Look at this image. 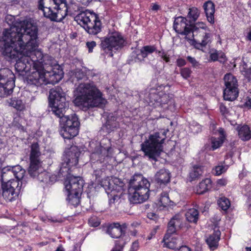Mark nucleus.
Returning <instances> with one entry per match:
<instances>
[{
  "label": "nucleus",
  "mask_w": 251,
  "mask_h": 251,
  "mask_svg": "<svg viewBox=\"0 0 251 251\" xmlns=\"http://www.w3.org/2000/svg\"><path fill=\"white\" fill-rule=\"evenodd\" d=\"M5 20L10 28L2 31L0 50L7 57L18 58L15 68L19 75L24 76L32 71L26 78L27 83L37 87L58 82L63 77V71L59 66L45 70V59L48 56L37 50V26L25 21H16L15 17H6Z\"/></svg>",
  "instance_id": "1"
},
{
  "label": "nucleus",
  "mask_w": 251,
  "mask_h": 251,
  "mask_svg": "<svg viewBox=\"0 0 251 251\" xmlns=\"http://www.w3.org/2000/svg\"><path fill=\"white\" fill-rule=\"evenodd\" d=\"M50 105L53 113L60 118V134L64 138L70 139L78 133L79 122L75 114L64 116L68 108L65 94L60 87L50 89L49 95Z\"/></svg>",
  "instance_id": "2"
},
{
  "label": "nucleus",
  "mask_w": 251,
  "mask_h": 251,
  "mask_svg": "<svg viewBox=\"0 0 251 251\" xmlns=\"http://www.w3.org/2000/svg\"><path fill=\"white\" fill-rule=\"evenodd\" d=\"M76 98L74 102L84 110L90 107H103L106 100L93 82L80 83L76 87Z\"/></svg>",
  "instance_id": "3"
},
{
  "label": "nucleus",
  "mask_w": 251,
  "mask_h": 251,
  "mask_svg": "<svg viewBox=\"0 0 251 251\" xmlns=\"http://www.w3.org/2000/svg\"><path fill=\"white\" fill-rule=\"evenodd\" d=\"M168 130L155 132L150 135L148 139L141 144V150L149 160L156 161L163 151V144Z\"/></svg>",
  "instance_id": "4"
},
{
  "label": "nucleus",
  "mask_w": 251,
  "mask_h": 251,
  "mask_svg": "<svg viewBox=\"0 0 251 251\" xmlns=\"http://www.w3.org/2000/svg\"><path fill=\"white\" fill-rule=\"evenodd\" d=\"M150 183L141 174H135L129 183V191L132 193L129 200L133 203H141L149 199Z\"/></svg>",
  "instance_id": "5"
},
{
  "label": "nucleus",
  "mask_w": 251,
  "mask_h": 251,
  "mask_svg": "<svg viewBox=\"0 0 251 251\" xmlns=\"http://www.w3.org/2000/svg\"><path fill=\"white\" fill-rule=\"evenodd\" d=\"M39 9L44 16H67L68 7L65 0H40Z\"/></svg>",
  "instance_id": "6"
},
{
  "label": "nucleus",
  "mask_w": 251,
  "mask_h": 251,
  "mask_svg": "<svg viewBox=\"0 0 251 251\" xmlns=\"http://www.w3.org/2000/svg\"><path fill=\"white\" fill-rule=\"evenodd\" d=\"M148 98L149 104L154 107H161L171 111L175 109V103L172 94L151 89L149 94Z\"/></svg>",
  "instance_id": "7"
},
{
  "label": "nucleus",
  "mask_w": 251,
  "mask_h": 251,
  "mask_svg": "<svg viewBox=\"0 0 251 251\" xmlns=\"http://www.w3.org/2000/svg\"><path fill=\"white\" fill-rule=\"evenodd\" d=\"M80 152L76 146H72L65 152L63 156V162L61 164L59 173L70 175L78 163Z\"/></svg>",
  "instance_id": "8"
},
{
  "label": "nucleus",
  "mask_w": 251,
  "mask_h": 251,
  "mask_svg": "<svg viewBox=\"0 0 251 251\" xmlns=\"http://www.w3.org/2000/svg\"><path fill=\"white\" fill-rule=\"evenodd\" d=\"M125 43L122 35L117 31H114L101 40V48L105 52L111 51L113 49L118 50L123 46Z\"/></svg>",
  "instance_id": "9"
},
{
  "label": "nucleus",
  "mask_w": 251,
  "mask_h": 251,
  "mask_svg": "<svg viewBox=\"0 0 251 251\" xmlns=\"http://www.w3.org/2000/svg\"><path fill=\"white\" fill-rule=\"evenodd\" d=\"M102 186L105 189L106 193L112 198L109 199V204L115 203V201H117L120 197L115 194V192L122 190V182L117 177H107L106 179L103 180L101 182Z\"/></svg>",
  "instance_id": "10"
},
{
  "label": "nucleus",
  "mask_w": 251,
  "mask_h": 251,
  "mask_svg": "<svg viewBox=\"0 0 251 251\" xmlns=\"http://www.w3.org/2000/svg\"><path fill=\"white\" fill-rule=\"evenodd\" d=\"M198 17H176L174 23V28L178 33L186 35V38L191 40L188 37L191 33L190 28L197 19Z\"/></svg>",
  "instance_id": "11"
},
{
  "label": "nucleus",
  "mask_w": 251,
  "mask_h": 251,
  "mask_svg": "<svg viewBox=\"0 0 251 251\" xmlns=\"http://www.w3.org/2000/svg\"><path fill=\"white\" fill-rule=\"evenodd\" d=\"M62 176H67L64 185L67 193L82 194L84 182L81 178L71 174H63Z\"/></svg>",
  "instance_id": "12"
},
{
  "label": "nucleus",
  "mask_w": 251,
  "mask_h": 251,
  "mask_svg": "<svg viewBox=\"0 0 251 251\" xmlns=\"http://www.w3.org/2000/svg\"><path fill=\"white\" fill-rule=\"evenodd\" d=\"M25 172V170L20 165L13 166L11 169H8L5 172L3 171L1 176V184L9 181H19L23 179Z\"/></svg>",
  "instance_id": "13"
},
{
  "label": "nucleus",
  "mask_w": 251,
  "mask_h": 251,
  "mask_svg": "<svg viewBox=\"0 0 251 251\" xmlns=\"http://www.w3.org/2000/svg\"><path fill=\"white\" fill-rule=\"evenodd\" d=\"M19 185L18 181L2 183V195L6 201L10 202L16 200L19 193Z\"/></svg>",
  "instance_id": "14"
},
{
  "label": "nucleus",
  "mask_w": 251,
  "mask_h": 251,
  "mask_svg": "<svg viewBox=\"0 0 251 251\" xmlns=\"http://www.w3.org/2000/svg\"><path fill=\"white\" fill-rule=\"evenodd\" d=\"M195 48L202 50L211 42L212 34L209 29H201L198 33L192 35Z\"/></svg>",
  "instance_id": "15"
},
{
  "label": "nucleus",
  "mask_w": 251,
  "mask_h": 251,
  "mask_svg": "<svg viewBox=\"0 0 251 251\" xmlns=\"http://www.w3.org/2000/svg\"><path fill=\"white\" fill-rule=\"evenodd\" d=\"M91 17L94 18V24L91 22L89 17H74L75 21L80 20V22H82L84 25L87 26L88 29V32L90 34H96L100 32L101 30V22L99 19V17Z\"/></svg>",
  "instance_id": "16"
},
{
  "label": "nucleus",
  "mask_w": 251,
  "mask_h": 251,
  "mask_svg": "<svg viewBox=\"0 0 251 251\" xmlns=\"http://www.w3.org/2000/svg\"><path fill=\"white\" fill-rule=\"evenodd\" d=\"M110 147L104 148L101 146H97L95 151L90 155V160L93 164L95 163H101L109 157Z\"/></svg>",
  "instance_id": "17"
},
{
  "label": "nucleus",
  "mask_w": 251,
  "mask_h": 251,
  "mask_svg": "<svg viewBox=\"0 0 251 251\" xmlns=\"http://www.w3.org/2000/svg\"><path fill=\"white\" fill-rule=\"evenodd\" d=\"M156 50L154 46H145L141 49H136L131 54L132 60L134 62H141L148 55L153 53Z\"/></svg>",
  "instance_id": "18"
},
{
  "label": "nucleus",
  "mask_w": 251,
  "mask_h": 251,
  "mask_svg": "<svg viewBox=\"0 0 251 251\" xmlns=\"http://www.w3.org/2000/svg\"><path fill=\"white\" fill-rule=\"evenodd\" d=\"M170 173L165 169H161L154 175L155 182L160 186L166 185L170 182Z\"/></svg>",
  "instance_id": "19"
},
{
  "label": "nucleus",
  "mask_w": 251,
  "mask_h": 251,
  "mask_svg": "<svg viewBox=\"0 0 251 251\" xmlns=\"http://www.w3.org/2000/svg\"><path fill=\"white\" fill-rule=\"evenodd\" d=\"M15 75L8 68H4L0 69V82L7 84L10 82L15 84Z\"/></svg>",
  "instance_id": "20"
},
{
  "label": "nucleus",
  "mask_w": 251,
  "mask_h": 251,
  "mask_svg": "<svg viewBox=\"0 0 251 251\" xmlns=\"http://www.w3.org/2000/svg\"><path fill=\"white\" fill-rule=\"evenodd\" d=\"M220 236L221 231L220 230H214L213 233L206 239V243L211 250H214L217 249Z\"/></svg>",
  "instance_id": "21"
},
{
  "label": "nucleus",
  "mask_w": 251,
  "mask_h": 251,
  "mask_svg": "<svg viewBox=\"0 0 251 251\" xmlns=\"http://www.w3.org/2000/svg\"><path fill=\"white\" fill-rule=\"evenodd\" d=\"M164 245L171 249L177 250L182 245V240L178 236H171L169 239L163 238Z\"/></svg>",
  "instance_id": "22"
},
{
  "label": "nucleus",
  "mask_w": 251,
  "mask_h": 251,
  "mask_svg": "<svg viewBox=\"0 0 251 251\" xmlns=\"http://www.w3.org/2000/svg\"><path fill=\"white\" fill-rule=\"evenodd\" d=\"M43 171L42 165V161H30V165L28 168V173L32 177H36L41 171Z\"/></svg>",
  "instance_id": "23"
},
{
  "label": "nucleus",
  "mask_w": 251,
  "mask_h": 251,
  "mask_svg": "<svg viewBox=\"0 0 251 251\" xmlns=\"http://www.w3.org/2000/svg\"><path fill=\"white\" fill-rule=\"evenodd\" d=\"M239 137L243 141H248L251 138V131L248 125L238 126L236 128Z\"/></svg>",
  "instance_id": "24"
},
{
  "label": "nucleus",
  "mask_w": 251,
  "mask_h": 251,
  "mask_svg": "<svg viewBox=\"0 0 251 251\" xmlns=\"http://www.w3.org/2000/svg\"><path fill=\"white\" fill-rule=\"evenodd\" d=\"M204 173V167L202 166L194 165L192 168L189 174V180L199 179Z\"/></svg>",
  "instance_id": "25"
},
{
  "label": "nucleus",
  "mask_w": 251,
  "mask_h": 251,
  "mask_svg": "<svg viewBox=\"0 0 251 251\" xmlns=\"http://www.w3.org/2000/svg\"><path fill=\"white\" fill-rule=\"evenodd\" d=\"M119 126V123L116 121V118L115 117H108L107 121L105 125L103 126L102 129L106 130L108 133L117 129Z\"/></svg>",
  "instance_id": "26"
},
{
  "label": "nucleus",
  "mask_w": 251,
  "mask_h": 251,
  "mask_svg": "<svg viewBox=\"0 0 251 251\" xmlns=\"http://www.w3.org/2000/svg\"><path fill=\"white\" fill-rule=\"evenodd\" d=\"M14 87L13 82H10L7 84L0 82V97L5 98L11 94Z\"/></svg>",
  "instance_id": "27"
},
{
  "label": "nucleus",
  "mask_w": 251,
  "mask_h": 251,
  "mask_svg": "<svg viewBox=\"0 0 251 251\" xmlns=\"http://www.w3.org/2000/svg\"><path fill=\"white\" fill-rule=\"evenodd\" d=\"M106 233L113 238H118L123 234L118 223H113L108 226Z\"/></svg>",
  "instance_id": "28"
},
{
  "label": "nucleus",
  "mask_w": 251,
  "mask_h": 251,
  "mask_svg": "<svg viewBox=\"0 0 251 251\" xmlns=\"http://www.w3.org/2000/svg\"><path fill=\"white\" fill-rule=\"evenodd\" d=\"M238 89L225 88L224 90L223 97L226 100L233 101L238 97Z\"/></svg>",
  "instance_id": "29"
},
{
  "label": "nucleus",
  "mask_w": 251,
  "mask_h": 251,
  "mask_svg": "<svg viewBox=\"0 0 251 251\" xmlns=\"http://www.w3.org/2000/svg\"><path fill=\"white\" fill-rule=\"evenodd\" d=\"M226 88L238 89L237 78L231 74H226L224 78Z\"/></svg>",
  "instance_id": "30"
},
{
  "label": "nucleus",
  "mask_w": 251,
  "mask_h": 251,
  "mask_svg": "<svg viewBox=\"0 0 251 251\" xmlns=\"http://www.w3.org/2000/svg\"><path fill=\"white\" fill-rule=\"evenodd\" d=\"M41 155L38 143H33L31 146V151L29 156L30 161H41L40 156Z\"/></svg>",
  "instance_id": "31"
},
{
  "label": "nucleus",
  "mask_w": 251,
  "mask_h": 251,
  "mask_svg": "<svg viewBox=\"0 0 251 251\" xmlns=\"http://www.w3.org/2000/svg\"><path fill=\"white\" fill-rule=\"evenodd\" d=\"M240 70L247 77L251 76V61L246 57H243L242 64L240 65Z\"/></svg>",
  "instance_id": "32"
},
{
  "label": "nucleus",
  "mask_w": 251,
  "mask_h": 251,
  "mask_svg": "<svg viewBox=\"0 0 251 251\" xmlns=\"http://www.w3.org/2000/svg\"><path fill=\"white\" fill-rule=\"evenodd\" d=\"M185 217L189 222L196 223L199 217V211L196 208L189 209L185 213Z\"/></svg>",
  "instance_id": "33"
},
{
  "label": "nucleus",
  "mask_w": 251,
  "mask_h": 251,
  "mask_svg": "<svg viewBox=\"0 0 251 251\" xmlns=\"http://www.w3.org/2000/svg\"><path fill=\"white\" fill-rule=\"evenodd\" d=\"M211 186V180L206 178L202 180L196 187V192L198 194H202L206 192Z\"/></svg>",
  "instance_id": "34"
},
{
  "label": "nucleus",
  "mask_w": 251,
  "mask_h": 251,
  "mask_svg": "<svg viewBox=\"0 0 251 251\" xmlns=\"http://www.w3.org/2000/svg\"><path fill=\"white\" fill-rule=\"evenodd\" d=\"M81 195V194L67 193V200L71 205L76 206L80 203Z\"/></svg>",
  "instance_id": "35"
},
{
  "label": "nucleus",
  "mask_w": 251,
  "mask_h": 251,
  "mask_svg": "<svg viewBox=\"0 0 251 251\" xmlns=\"http://www.w3.org/2000/svg\"><path fill=\"white\" fill-rule=\"evenodd\" d=\"M118 238L115 241V247L116 249L122 250L126 243L129 241V237L125 234H123Z\"/></svg>",
  "instance_id": "36"
},
{
  "label": "nucleus",
  "mask_w": 251,
  "mask_h": 251,
  "mask_svg": "<svg viewBox=\"0 0 251 251\" xmlns=\"http://www.w3.org/2000/svg\"><path fill=\"white\" fill-rule=\"evenodd\" d=\"M228 166L225 165L224 163L220 162L212 170L213 174L217 176L225 173L228 169Z\"/></svg>",
  "instance_id": "37"
},
{
  "label": "nucleus",
  "mask_w": 251,
  "mask_h": 251,
  "mask_svg": "<svg viewBox=\"0 0 251 251\" xmlns=\"http://www.w3.org/2000/svg\"><path fill=\"white\" fill-rule=\"evenodd\" d=\"M206 16H213L215 13V4L210 1L205 2L203 5Z\"/></svg>",
  "instance_id": "38"
},
{
  "label": "nucleus",
  "mask_w": 251,
  "mask_h": 251,
  "mask_svg": "<svg viewBox=\"0 0 251 251\" xmlns=\"http://www.w3.org/2000/svg\"><path fill=\"white\" fill-rule=\"evenodd\" d=\"M169 222L170 225L179 229L182 226L183 218L181 215L176 214L171 218Z\"/></svg>",
  "instance_id": "39"
},
{
  "label": "nucleus",
  "mask_w": 251,
  "mask_h": 251,
  "mask_svg": "<svg viewBox=\"0 0 251 251\" xmlns=\"http://www.w3.org/2000/svg\"><path fill=\"white\" fill-rule=\"evenodd\" d=\"M171 202L168 193L163 192L161 193L159 200L158 204L160 206L166 207L168 205H171L170 203Z\"/></svg>",
  "instance_id": "40"
},
{
  "label": "nucleus",
  "mask_w": 251,
  "mask_h": 251,
  "mask_svg": "<svg viewBox=\"0 0 251 251\" xmlns=\"http://www.w3.org/2000/svg\"><path fill=\"white\" fill-rule=\"evenodd\" d=\"M224 141L223 136H220L218 138H211V143L212 150H215L220 147L223 144Z\"/></svg>",
  "instance_id": "41"
},
{
  "label": "nucleus",
  "mask_w": 251,
  "mask_h": 251,
  "mask_svg": "<svg viewBox=\"0 0 251 251\" xmlns=\"http://www.w3.org/2000/svg\"><path fill=\"white\" fill-rule=\"evenodd\" d=\"M218 204L219 207L225 211L228 209L230 206V202L229 200L225 197H221L218 200Z\"/></svg>",
  "instance_id": "42"
},
{
  "label": "nucleus",
  "mask_w": 251,
  "mask_h": 251,
  "mask_svg": "<svg viewBox=\"0 0 251 251\" xmlns=\"http://www.w3.org/2000/svg\"><path fill=\"white\" fill-rule=\"evenodd\" d=\"M190 28L192 29L191 33H192V35L194 34V33H198L201 29H209L205 24L202 22L197 23L196 24L195 22H194V24Z\"/></svg>",
  "instance_id": "43"
},
{
  "label": "nucleus",
  "mask_w": 251,
  "mask_h": 251,
  "mask_svg": "<svg viewBox=\"0 0 251 251\" xmlns=\"http://www.w3.org/2000/svg\"><path fill=\"white\" fill-rule=\"evenodd\" d=\"M8 103L10 105L17 110H21L24 108V105L23 101L16 98L10 99L9 101H8Z\"/></svg>",
  "instance_id": "44"
},
{
  "label": "nucleus",
  "mask_w": 251,
  "mask_h": 251,
  "mask_svg": "<svg viewBox=\"0 0 251 251\" xmlns=\"http://www.w3.org/2000/svg\"><path fill=\"white\" fill-rule=\"evenodd\" d=\"M177 228L175 226L173 225H170V223L169 222L168 224V229L167 231V233L164 236V239H169V238L172 236V235L175 233L176 231L177 230Z\"/></svg>",
  "instance_id": "45"
},
{
  "label": "nucleus",
  "mask_w": 251,
  "mask_h": 251,
  "mask_svg": "<svg viewBox=\"0 0 251 251\" xmlns=\"http://www.w3.org/2000/svg\"><path fill=\"white\" fill-rule=\"evenodd\" d=\"M36 177H37V179L41 182H47V180L49 178V176L43 169V171H41L39 175H38Z\"/></svg>",
  "instance_id": "46"
},
{
  "label": "nucleus",
  "mask_w": 251,
  "mask_h": 251,
  "mask_svg": "<svg viewBox=\"0 0 251 251\" xmlns=\"http://www.w3.org/2000/svg\"><path fill=\"white\" fill-rule=\"evenodd\" d=\"M88 223L90 226L97 227L100 224L99 219L96 216H92L88 220Z\"/></svg>",
  "instance_id": "47"
},
{
  "label": "nucleus",
  "mask_w": 251,
  "mask_h": 251,
  "mask_svg": "<svg viewBox=\"0 0 251 251\" xmlns=\"http://www.w3.org/2000/svg\"><path fill=\"white\" fill-rule=\"evenodd\" d=\"M192 73L190 69L188 68H184L181 69L180 74L181 76L185 79H187L190 76Z\"/></svg>",
  "instance_id": "48"
},
{
  "label": "nucleus",
  "mask_w": 251,
  "mask_h": 251,
  "mask_svg": "<svg viewBox=\"0 0 251 251\" xmlns=\"http://www.w3.org/2000/svg\"><path fill=\"white\" fill-rule=\"evenodd\" d=\"M75 77L77 79V80L82 79L85 80L87 79V77L83 73V72L81 70H78L75 72Z\"/></svg>",
  "instance_id": "49"
},
{
  "label": "nucleus",
  "mask_w": 251,
  "mask_h": 251,
  "mask_svg": "<svg viewBox=\"0 0 251 251\" xmlns=\"http://www.w3.org/2000/svg\"><path fill=\"white\" fill-rule=\"evenodd\" d=\"M187 59L188 61L192 64V66L193 67H199L200 66V63L198 61L196 60V59L191 56H188L187 57Z\"/></svg>",
  "instance_id": "50"
},
{
  "label": "nucleus",
  "mask_w": 251,
  "mask_h": 251,
  "mask_svg": "<svg viewBox=\"0 0 251 251\" xmlns=\"http://www.w3.org/2000/svg\"><path fill=\"white\" fill-rule=\"evenodd\" d=\"M84 15L85 16H86L87 15H94V16H97L94 12L93 11L88 10V9H82L80 11L79 13L77 14L76 16H80L81 15Z\"/></svg>",
  "instance_id": "51"
},
{
  "label": "nucleus",
  "mask_w": 251,
  "mask_h": 251,
  "mask_svg": "<svg viewBox=\"0 0 251 251\" xmlns=\"http://www.w3.org/2000/svg\"><path fill=\"white\" fill-rule=\"evenodd\" d=\"M200 14V11L196 7L189 8L188 16H199Z\"/></svg>",
  "instance_id": "52"
},
{
  "label": "nucleus",
  "mask_w": 251,
  "mask_h": 251,
  "mask_svg": "<svg viewBox=\"0 0 251 251\" xmlns=\"http://www.w3.org/2000/svg\"><path fill=\"white\" fill-rule=\"evenodd\" d=\"M209 60L211 61H218V51L215 50L214 52L210 53Z\"/></svg>",
  "instance_id": "53"
},
{
  "label": "nucleus",
  "mask_w": 251,
  "mask_h": 251,
  "mask_svg": "<svg viewBox=\"0 0 251 251\" xmlns=\"http://www.w3.org/2000/svg\"><path fill=\"white\" fill-rule=\"evenodd\" d=\"M226 60L225 54L222 51H218V61L224 63Z\"/></svg>",
  "instance_id": "54"
},
{
  "label": "nucleus",
  "mask_w": 251,
  "mask_h": 251,
  "mask_svg": "<svg viewBox=\"0 0 251 251\" xmlns=\"http://www.w3.org/2000/svg\"><path fill=\"white\" fill-rule=\"evenodd\" d=\"M190 128L192 132L194 133H198L201 130V126L199 124H196L195 126L192 125Z\"/></svg>",
  "instance_id": "55"
},
{
  "label": "nucleus",
  "mask_w": 251,
  "mask_h": 251,
  "mask_svg": "<svg viewBox=\"0 0 251 251\" xmlns=\"http://www.w3.org/2000/svg\"><path fill=\"white\" fill-rule=\"evenodd\" d=\"M86 46L88 49L89 52L93 51V49L96 46V43L95 41L88 42L86 43Z\"/></svg>",
  "instance_id": "56"
},
{
  "label": "nucleus",
  "mask_w": 251,
  "mask_h": 251,
  "mask_svg": "<svg viewBox=\"0 0 251 251\" xmlns=\"http://www.w3.org/2000/svg\"><path fill=\"white\" fill-rule=\"evenodd\" d=\"M227 180L226 178H223L218 179L217 181V184L219 186H224L226 185Z\"/></svg>",
  "instance_id": "57"
},
{
  "label": "nucleus",
  "mask_w": 251,
  "mask_h": 251,
  "mask_svg": "<svg viewBox=\"0 0 251 251\" xmlns=\"http://www.w3.org/2000/svg\"><path fill=\"white\" fill-rule=\"evenodd\" d=\"M139 247V242L138 241H134L130 248V251H137Z\"/></svg>",
  "instance_id": "58"
},
{
  "label": "nucleus",
  "mask_w": 251,
  "mask_h": 251,
  "mask_svg": "<svg viewBox=\"0 0 251 251\" xmlns=\"http://www.w3.org/2000/svg\"><path fill=\"white\" fill-rule=\"evenodd\" d=\"M159 53L161 58L166 62H169L170 61L169 57L164 51H159Z\"/></svg>",
  "instance_id": "59"
},
{
  "label": "nucleus",
  "mask_w": 251,
  "mask_h": 251,
  "mask_svg": "<svg viewBox=\"0 0 251 251\" xmlns=\"http://www.w3.org/2000/svg\"><path fill=\"white\" fill-rule=\"evenodd\" d=\"M46 17L50 19V20L51 21L57 22H62L65 18V17H61L60 18H58V17Z\"/></svg>",
  "instance_id": "60"
},
{
  "label": "nucleus",
  "mask_w": 251,
  "mask_h": 251,
  "mask_svg": "<svg viewBox=\"0 0 251 251\" xmlns=\"http://www.w3.org/2000/svg\"><path fill=\"white\" fill-rule=\"evenodd\" d=\"M186 62L184 59L178 58L176 60V64L178 67H182L185 65Z\"/></svg>",
  "instance_id": "61"
},
{
  "label": "nucleus",
  "mask_w": 251,
  "mask_h": 251,
  "mask_svg": "<svg viewBox=\"0 0 251 251\" xmlns=\"http://www.w3.org/2000/svg\"><path fill=\"white\" fill-rule=\"evenodd\" d=\"M148 217L153 220H156L157 218V216L155 213H149L147 215Z\"/></svg>",
  "instance_id": "62"
},
{
  "label": "nucleus",
  "mask_w": 251,
  "mask_h": 251,
  "mask_svg": "<svg viewBox=\"0 0 251 251\" xmlns=\"http://www.w3.org/2000/svg\"><path fill=\"white\" fill-rule=\"evenodd\" d=\"M220 109L222 114H225L227 112V109L224 105L221 104L220 106Z\"/></svg>",
  "instance_id": "63"
},
{
  "label": "nucleus",
  "mask_w": 251,
  "mask_h": 251,
  "mask_svg": "<svg viewBox=\"0 0 251 251\" xmlns=\"http://www.w3.org/2000/svg\"><path fill=\"white\" fill-rule=\"evenodd\" d=\"M176 251H191V250L189 248L186 246H181Z\"/></svg>",
  "instance_id": "64"
}]
</instances>
